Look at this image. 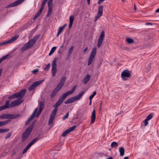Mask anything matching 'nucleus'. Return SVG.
<instances>
[{
  "instance_id": "680f3d73",
  "label": "nucleus",
  "mask_w": 159,
  "mask_h": 159,
  "mask_svg": "<svg viewBox=\"0 0 159 159\" xmlns=\"http://www.w3.org/2000/svg\"><path fill=\"white\" fill-rule=\"evenodd\" d=\"M65 104H68V103H70V98L68 99L65 102Z\"/></svg>"
},
{
  "instance_id": "e2e57ef3",
  "label": "nucleus",
  "mask_w": 159,
  "mask_h": 159,
  "mask_svg": "<svg viewBox=\"0 0 159 159\" xmlns=\"http://www.w3.org/2000/svg\"><path fill=\"white\" fill-rule=\"evenodd\" d=\"M87 50H88V48L87 47H86V48H85V49L84 50V51H83L84 53H85L86 52Z\"/></svg>"
},
{
  "instance_id": "423d86ee",
  "label": "nucleus",
  "mask_w": 159,
  "mask_h": 159,
  "mask_svg": "<svg viewBox=\"0 0 159 159\" xmlns=\"http://www.w3.org/2000/svg\"><path fill=\"white\" fill-rule=\"evenodd\" d=\"M32 130V129L29 127L26 129L25 131L23 133L22 135V139L23 142H24L25 140L27 139L31 133Z\"/></svg>"
},
{
  "instance_id": "5fc2aeb1",
  "label": "nucleus",
  "mask_w": 159,
  "mask_h": 159,
  "mask_svg": "<svg viewBox=\"0 0 159 159\" xmlns=\"http://www.w3.org/2000/svg\"><path fill=\"white\" fill-rule=\"evenodd\" d=\"M39 71V69H34V70H33L32 71V73H33L34 74H35L36 72H38Z\"/></svg>"
},
{
  "instance_id": "20e7f679",
  "label": "nucleus",
  "mask_w": 159,
  "mask_h": 159,
  "mask_svg": "<svg viewBox=\"0 0 159 159\" xmlns=\"http://www.w3.org/2000/svg\"><path fill=\"white\" fill-rule=\"evenodd\" d=\"M20 115L19 114H4L0 116V118L2 119H14L19 117Z\"/></svg>"
},
{
  "instance_id": "39448f33",
  "label": "nucleus",
  "mask_w": 159,
  "mask_h": 159,
  "mask_svg": "<svg viewBox=\"0 0 159 159\" xmlns=\"http://www.w3.org/2000/svg\"><path fill=\"white\" fill-rule=\"evenodd\" d=\"M97 49L94 47L92 49V52L89 57L88 61V65L89 66L91 64L95 58V56L96 54Z\"/></svg>"
},
{
  "instance_id": "603ef678",
  "label": "nucleus",
  "mask_w": 159,
  "mask_h": 159,
  "mask_svg": "<svg viewBox=\"0 0 159 159\" xmlns=\"http://www.w3.org/2000/svg\"><path fill=\"white\" fill-rule=\"evenodd\" d=\"M69 114V112H67L66 114L63 117V120H65L66 118H67Z\"/></svg>"
},
{
  "instance_id": "3c124183",
  "label": "nucleus",
  "mask_w": 159,
  "mask_h": 159,
  "mask_svg": "<svg viewBox=\"0 0 159 159\" xmlns=\"http://www.w3.org/2000/svg\"><path fill=\"white\" fill-rule=\"evenodd\" d=\"M6 109V108L4 106V105L1 106L0 107V111L5 110Z\"/></svg>"
},
{
  "instance_id": "aec40b11",
  "label": "nucleus",
  "mask_w": 159,
  "mask_h": 159,
  "mask_svg": "<svg viewBox=\"0 0 159 159\" xmlns=\"http://www.w3.org/2000/svg\"><path fill=\"white\" fill-rule=\"evenodd\" d=\"M119 151L121 156H123L125 154V149L123 147H121L119 148Z\"/></svg>"
},
{
  "instance_id": "6e6d98bb",
  "label": "nucleus",
  "mask_w": 159,
  "mask_h": 159,
  "mask_svg": "<svg viewBox=\"0 0 159 159\" xmlns=\"http://www.w3.org/2000/svg\"><path fill=\"white\" fill-rule=\"evenodd\" d=\"M66 43L65 42H64L63 45H62L61 47V48H62L63 47H65L66 48L67 47Z\"/></svg>"
},
{
  "instance_id": "774afa93",
  "label": "nucleus",
  "mask_w": 159,
  "mask_h": 159,
  "mask_svg": "<svg viewBox=\"0 0 159 159\" xmlns=\"http://www.w3.org/2000/svg\"><path fill=\"white\" fill-rule=\"evenodd\" d=\"M155 12L156 13L159 12V8L156 10Z\"/></svg>"
},
{
  "instance_id": "0eeeda50",
  "label": "nucleus",
  "mask_w": 159,
  "mask_h": 159,
  "mask_svg": "<svg viewBox=\"0 0 159 159\" xmlns=\"http://www.w3.org/2000/svg\"><path fill=\"white\" fill-rule=\"evenodd\" d=\"M58 59V57H55L52 61V76L54 77L56 75L57 71V61Z\"/></svg>"
},
{
  "instance_id": "a878e982",
  "label": "nucleus",
  "mask_w": 159,
  "mask_h": 159,
  "mask_svg": "<svg viewBox=\"0 0 159 159\" xmlns=\"http://www.w3.org/2000/svg\"><path fill=\"white\" fill-rule=\"evenodd\" d=\"M70 133V128L67 129L62 134L61 136L62 137H64L66 136V135Z\"/></svg>"
},
{
  "instance_id": "c85d7f7f",
  "label": "nucleus",
  "mask_w": 159,
  "mask_h": 159,
  "mask_svg": "<svg viewBox=\"0 0 159 159\" xmlns=\"http://www.w3.org/2000/svg\"><path fill=\"white\" fill-rule=\"evenodd\" d=\"M126 41L129 44H130L134 42V40L133 39L129 38H127L126 39Z\"/></svg>"
},
{
  "instance_id": "1a4fd4ad",
  "label": "nucleus",
  "mask_w": 159,
  "mask_h": 159,
  "mask_svg": "<svg viewBox=\"0 0 159 159\" xmlns=\"http://www.w3.org/2000/svg\"><path fill=\"white\" fill-rule=\"evenodd\" d=\"M84 91L81 92L77 95L70 98V103H73L80 99L84 94Z\"/></svg>"
},
{
  "instance_id": "b1692460",
  "label": "nucleus",
  "mask_w": 159,
  "mask_h": 159,
  "mask_svg": "<svg viewBox=\"0 0 159 159\" xmlns=\"http://www.w3.org/2000/svg\"><path fill=\"white\" fill-rule=\"evenodd\" d=\"M32 146L31 144H30V143L27 145V146L25 148L24 150H23L22 153L24 154L25 153L27 150L28 149Z\"/></svg>"
},
{
  "instance_id": "f704fd0d",
  "label": "nucleus",
  "mask_w": 159,
  "mask_h": 159,
  "mask_svg": "<svg viewBox=\"0 0 159 159\" xmlns=\"http://www.w3.org/2000/svg\"><path fill=\"white\" fill-rule=\"evenodd\" d=\"M48 0H44L43 1L41 5V8L43 9L45 4Z\"/></svg>"
},
{
  "instance_id": "393cba45",
  "label": "nucleus",
  "mask_w": 159,
  "mask_h": 159,
  "mask_svg": "<svg viewBox=\"0 0 159 159\" xmlns=\"http://www.w3.org/2000/svg\"><path fill=\"white\" fill-rule=\"evenodd\" d=\"M40 138L39 137H36L30 143V144H31L32 145L34 143L36 142L39 141V140H40Z\"/></svg>"
},
{
  "instance_id": "a19ab883",
  "label": "nucleus",
  "mask_w": 159,
  "mask_h": 159,
  "mask_svg": "<svg viewBox=\"0 0 159 159\" xmlns=\"http://www.w3.org/2000/svg\"><path fill=\"white\" fill-rule=\"evenodd\" d=\"M76 85H75L73 88L72 89L70 90V94H71L73 93L75 90L76 87Z\"/></svg>"
},
{
  "instance_id": "4c0bfd02",
  "label": "nucleus",
  "mask_w": 159,
  "mask_h": 159,
  "mask_svg": "<svg viewBox=\"0 0 159 159\" xmlns=\"http://www.w3.org/2000/svg\"><path fill=\"white\" fill-rule=\"evenodd\" d=\"M44 105V102L43 101H42L40 102L39 106V109L41 108L42 110H43V107Z\"/></svg>"
},
{
  "instance_id": "2f4dec72",
  "label": "nucleus",
  "mask_w": 159,
  "mask_h": 159,
  "mask_svg": "<svg viewBox=\"0 0 159 159\" xmlns=\"http://www.w3.org/2000/svg\"><path fill=\"white\" fill-rule=\"evenodd\" d=\"M66 80V78L65 77H63L61 79L59 83H60L63 85Z\"/></svg>"
},
{
  "instance_id": "9d476101",
  "label": "nucleus",
  "mask_w": 159,
  "mask_h": 159,
  "mask_svg": "<svg viewBox=\"0 0 159 159\" xmlns=\"http://www.w3.org/2000/svg\"><path fill=\"white\" fill-rule=\"evenodd\" d=\"M131 76V74L128 70H124L121 73V76L123 79L126 80V77H129Z\"/></svg>"
},
{
  "instance_id": "f3484780",
  "label": "nucleus",
  "mask_w": 159,
  "mask_h": 159,
  "mask_svg": "<svg viewBox=\"0 0 159 159\" xmlns=\"http://www.w3.org/2000/svg\"><path fill=\"white\" fill-rule=\"evenodd\" d=\"M19 37V36H15L13 37L11 39H9L7 41L8 43H10L12 42L15 41Z\"/></svg>"
},
{
  "instance_id": "bb28decb",
  "label": "nucleus",
  "mask_w": 159,
  "mask_h": 159,
  "mask_svg": "<svg viewBox=\"0 0 159 159\" xmlns=\"http://www.w3.org/2000/svg\"><path fill=\"white\" fill-rule=\"evenodd\" d=\"M63 85L61 84L60 83H59L57 85L56 87L55 88L57 90H58L59 92V90L61 89L62 87L63 86Z\"/></svg>"
},
{
  "instance_id": "72a5a7b5",
  "label": "nucleus",
  "mask_w": 159,
  "mask_h": 159,
  "mask_svg": "<svg viewBox=\"0 0 159 159\" xmlns=\"http://www.w3.org/2000/svg\"><path fill=\"white\" fill-rule=\"evenodd\" d=\"M9 131L8 129H0V133L7 132Z\"/></svg>"
},
{
  "instance_id": "58836bf2",
  "label": "nucleus",
  "mask_w": 159,
  "mask_h": 159,
  "mask_svg": "<svg viewBox=\"0 0 159 159\" xmlns=\"http://www.w3.org/2000/svg\"><path fill=\"white\" fill-rule=\"evenodd\" d=\"M64 28L62 27H61L59 28V30L57 32V36H58Z\"/></svg>"
},
{
  "instance_id": "de8ad7c7",
  "label": "nucleus",
  "mask_w": 159,
  "mask_h": 159,
  "mask_svg": "<svg viewBox=\"0 0 159 159\" xmlns=\"http://www.w3.org/2000/svg\"><path fill=\"white\" fill-rule=\"evenodd\" d=\"M43 10V9L40 8V10L38 11V12L37 13V14H38L39 16H40L41 15Z\"/></svg>"
},
{
  "instance_id": "69168bd1",
  "label": "nucleus",
  "mask_w": 159,
  "mask_h": 159,
  "mask_svg": "<svg viewBox=\"0 0 159 159\" xmlns=\"http://www.w3.org/2000/svg\"><path fill=\"white\" fill-rule=\"evenodd\" d=\"M73 22V21H71V20L70 21V28H71V27L72 25Z\"/></svg>"
},
{
  "instance_id": "c9c22d12",
  "label": "nucleus",
  "mask_w": 159,
  "mask_h": 159,
  "mask_svg": "<svg viewBox=\"0 0 159 159\" xmlns=\"http://www.w3.org/2000/svg\"><path fill=\"white\" fill-rule=\"evenodd\" d=\"M36 122V120H34L32 122V123L30 124L28 127L30 128L31 129H33V128L35 125V123Z\"/></svg>"
},
{
  "instance_id": "7c9ffc66",
  "label": "nucleus",
  "mask_w": 159,
  "mask_h": 159,
  "mask_svg": "<svg viewBox=\"0 0 159 159\" xmlns=\"http://www.w3.org/2000/svg\"><path fill=\"white\" fill-rule=\"evenodd\" d=\"M56 48H57L55 46V47H52V48L50 52H49V55L50 56L51 55H52L55 51V50Z\"/></svg>"
},
{
  "instance_id": "8fccbe9b",
  "label": "nucleus",
  "mask_w": 159,
  "mask_h": 159,
  "mask_svg": "<svg viewBox=\"0 0 159 159\" xmlns=\"http://www.w3.org/2000/svg\"><path fill=\"white\" fill-rule=\"evenodd\" d=\"M31 121L30 119L29 118L25 122V125H27L29 124L30 122Z\"/></svg>"
},
{
  "instance_id": "6ab92c4d",
  "label": "nucleus",
  "mask_w": 159,
  "mask_h": 159,
  "mask_svg": "<svg viewBox=\"0 0 159 159\" xmlns=\"http://www.w3.org/2000/svg\"><path fill=\"white\" fill-rule=\"evenodd\" d=\"M90 78V76L89 75H87L84 78L83 81L85 84H86L89 80Z\"/></svg>"
},
{
  "instance_id": "052dcab7",
  "label": "nucleus",
  "mask_w": 159,
  "mask_h": 159,
  "mask_svg": "<svg viewBox=\"0 0 159 159\" xmlns=\"http://www.w3.org/2000/svg\"><path fill=\"white\" fill-rule=\"evenodd\" d=\"M104 0H98V4H100Z\"/></svg>"
},
{
  "instance_id": "cd10ccee",
  "label": "nucleus",
  "mask_w": 159,
  "mask_h": 159,
  "mask_svg": "<svg viewBox=\"0 0 159 159\" xmlns=\"http://www.w3.org/2000/svg\"><path fill=\"white\" fill-rule=\"evenodd\" d=\"M118 146L117 143L116 142H113L111 144V148H116Z\"/></svg>"
},
{
  "instance_id": "5701e85b",
  "label": "nucleus",
  "mask_w": 159,
  "mask_h": 159,
  "mask_svg": "<svg viewBox=\"0 0 159 159\" xmlns=\"http://www.w3.org/2000/svg\"><path fill=\"white\" fill-rule=\"evenodd\" d=\"M52 8L53 7H48V9L46 15V17H48L50 16V15L51 14L52 10Z\"/></svg>"
},
{
  "instance_id": "7ed1b4c3",
  "label": "nucleus",
  "mask_w": 159,
  "mask_h": 159,
  "mask_svg": "<svg viewBox=\"0 0 159 159\" xmlns=\"http://www.w3.org/2000/svg\"><path fill=\"white\" fill-rule=\"evenodd\" d=\"M26 91V90L25 89H23L18 93H14L11 96H9L8 97V99H11L16 98H18L19 99H21L25 96Z\"/></svg>"
},
{
  "instance_id": "f257e3e1",
  "label": "nucleus",
  "mask_w": 159,
  "mask_h": 159,
  "mask_svg": "<svg viewBox=\"0 0 159 159\" xmlns=\"http://www.w3.org/2000/svg\"><path fill=\"white\" fill-rule=\"evenodd\" d=\"M39 36L38 35L35 36L33 39L29 40L27 43H25L21 48V52H23L24 51L26 50L29 48L32 47L37 40L38 39Z\"/></svg>"
},
{
  "instance_id": "ea45409f",
  "label": "nucleus",
  "mask_w": 159,
  "mask_h": 159,
  "mask_svg": "<svg viewBox=\"0 0 159 159\" xmlns=\"http://www.w3.org/2000/svg\"><path fill=\"white\" fill-rule=\"evenodd\" d=\"M96 91H94L93 92V94L91 95L89 97V99L90 100H92V99L93 98V97L95 96V95L96 94Z\"/></svg>"
},
{
  "instance_id": "09e8293b",
  "label": "nucleus",
  "mask_w": 159,
  "mask_h": 159,
  "mask_svg": "<svg viewBox=\"0 0 159 159\" xmlns=\"http://www.w3.org/2000/svg\"><path fill=\"white\" fill-rule=\"evenodd\" d=\"M148 120L146 119L144 121V125H145V126H147L148 125Z\"/></svg>"
},
{
  "instance_id": "bf43d9fd",
  "label": "nucleus",
  "mask_w": 159,
  "mask_h": 159,
  "mask_svg": "<svg viewBox=\"0 0 159 159\" xmlns=\"http://www.w3.org/2000/svg\"><path fill=\"white\" fill-rule=\"evenodd\" d=\"M74 18V16H70V20L71 19V21H73Z\"/></svg>"
},
{
  "instance_id": "a211bd4d",
  "label": "nucleus",
  "mask_w": 159,
  "mask_h": 159,
  "mask_svg": "<svg viewBox=\"0 0 159 159\" xmlns=\"http://www.w3.org/2000/svg\"><path fill=\"white\" fill-rule=\"evenodd\" d=\"M10 101L9 100H7L6 101V103L4 105V106L6 108H10L11 107H13L12 106V104H11V102L10 104H9Z\"/></svg>"
},
{
  "instance_id": "a18cd8bd",
  "label": "nucleus",
  "mask_w": 159,
  "mask_h": 159,
  "mask_svg": "<svg viewBox=\"0 0 159 159\" xmlns=\"http://www.w3.org/2000/svg\"><path fill=\"white\" fill-rule=\"evenodd\" d=\"M42 110H42L41 108H40V109H39V111L37 113L36 115V117H38V116H39V115L41 113Z\"/></svg>"
},
{
  "instance_id": "ddd939ff",
  "label": "nucleus",
  "mask_w": 159,
  "mask_h": 159,
  "mask_svg": "<svg viewBox=\"0 0 159 159\" xmlns=\"http://www.w3.org/2000/svg\"><path fill=\"white\" fill-rule=\"evenodd\" d=\"M23 100H21V99H19V100H15L11 102V104H12V106L13 107H15L16 106L20 105L22 102H23Z\"/></svg>"
},
{
  "instance_id": "dca6fc26",
  "label": "nucleus",
  "mask_w": 159,
  "mask_h": 159,
  "mask_svg": "<svg viewBox=\"0 0 159 159\" xmlns=\"http://www.w3.org/2000/svg\"><path fill=\"white\" fill-rule=\"evenodd\" d=\"M38 110V108H35L34 111L33 113L31 115L30 117L29 118L30 119V120H32L33 119L35 116L36 113L37 112V111Z\"/></svg>"
},
{
  "instance_id": "4d7b16f0",
  "label": "nucleus",
  "mask_w": 159,
  "mask_h": 159,
  "mask_svg": "<svg viewBox=\"0 0 159 159\" xmlns=\"http://www.w3.org/2000/svg\"><path fill=\"white\" fill-rule=\"evenodd\" d=\"M39 16L38 14L37 13L35 15V16L34 17L33 19L34 20H35Z\"/></svg>"
},
{
  "instance_id": "f8f14e48",
  "label": "nucleus",
  "mask_w": 159,
  "mask_h": 159,
  "mask_svg": "<svg viewBox=\"0 0 159 159\" xmlns=\"http://www.w3.org/2000/svg\"><path fill=\"white\" fill-rule=\"evenodd\" d=\"M56 110L55 109L54 111H52L50 115V118L48 122V125H51L53 122V120H54L56 114Z\"/></svg>"
},
{
  "instance_id": "e433bc0d",
  "label": "nucleus",
  "mask_w": 159,
  "mask_h": 159,
  "mask_svg": "<svg viewBox=\"0 0 159 159\" xmlns=\"http://www.w3.org/2000/svg\"><path fill=\"white\" fill-rule=\"evenodd\" d=\"M50 63H49L46 66V67L44 68V70L46 71L48 70L50 68Z\"/></svg>"
},
{
  "instance_id": "79ce46f5",
  "label": "nucleus",
  "mask_w": 159,
  "mask_h": 159,
  "mask_svg": "<svg viewBox=\"0 0 159 159\" xmlns=\"http://www.w3.org/2000/svg\"><path fill=\"white\" fill-rule=\"evenodd\" d=\"M102 16L100 15H99V14H97V15L95 16L94 19V21L95 22L97 20H98Z\"/></svg>"
},
{
  "instance_id": "f03ea898",
  "label": "nucleus",
  "mask_w": 159,
  "mask_h": 159,
  "mask_svg": "<svg viewBox=\"0 0 159 159\" xmlns=\"http://www.w3.org/2000/svg\"><path fill=\"white\" fill-rule=\"evenodd\" d=\"M69 95H70V91H68L60 96L58 100L54 104V107L55 108L52 111H54L55 109L56 111V112L57 113L58 109V107L63 102L65 98Z\"/></svg>"
},
{
  "instance_id": "338daca9",
  "label": "nucleus",
  "mask_w": 159,
  "mask_h": 159,
  "mask_svg": "<svg viewBox=\"0 0 159 159\" xmlns=\"http://www.w3.org/2000/svg\"><path fill=\"white\" fill-rule=\"evenodd\" d=\"M53 0H49L48 2L49 4V3H52V1Z\"/></svg>"
},
{
  "instance_id": "0e129e2a",
  "label": "nucleus",
  "mask_w": 159,
  "mask_h": 159,
  "mask_svg": "<svg viewBox=\"0 0 159 159\" xmlns=\"http://www.w3.org/2000/svg\"><path fill=\"white\" fill-rule=\"evenodd\" d=\"M73 47L72 46L70 47V55L71 54V53L73 50Z\"/></svg>"
},
{
  "instance_id": "9b49d317",
  "label": "nucleus",
  "mask_w": 159,
  "mask_h": 159,
  "mask_svg": "<svg viewBox=\"0 0 159 159\" xmlns=\"http://www.w3.org/2000/svg\"><path fill=\"white\" fill-rule=\"evenodd\" d=\"M43 81V80H42L34 82L29 88V91H31L32 90L35 88V87L41 84Z\"/></svg>"
},
{
  "instance_id": "4468645a",
  "label": "nucleus",
  "mask_w": 159,
  "mask_h": 159,
  "mask_svg": "<svg viewBox=\"0 0 159 159\" xmlns=\"http://www.w3.org/2000/svg\"><path fill=\"white\" fill-rule=\"evenodd\" d=\"M96 118V111L94 110L92 113L91 116V120L90 124H92L94 123Z\"/></svg>"
},
{
  "instance_id": "864d4df0",
  "label": "nucleus",
  "mask_w": 159,
  "mask_h": 159,
  "mask_svg": "<svg viewBox=\"0 0 159 159\" xmlns=\"http://www.w3.org/2000/svg\"><path fill=\"white\" fill-rule=\"evenodd\" d=\"M76 127V125H74L72 127H70V132L74 130Z\"/></svg>"
},
{
  "instance_id": "6e6552de",
  "label": "nucleus",
  "mask_w": 159,
  "mask_h": 159,
  "mask_svg": "<svg viewBox=\"0 0 159 159\" xmlns=\"http://www.w3.org/2000/svg\"><path fill=\"white\" fill-rule=\"evenodd\" d=\"M105 37V32L104 30H102L99 37L98 41L97 46L100 48L102 45Z\"/></svg>"
},
{
  "instance_id": "37998d69",
  "label": "nucleus",
  "mask_w": 159,
  "mask_h": 159,
  "mask_svg": "<svg viewBox=\"0 0 159 159\" xmlns=\"http://www.w3.org/2000/svg\"><path fill=\"white\" fill-rule=\"evenodd\" d=\"M9 54H8L6 55L3 56L0 59L2 61H3L4 60L7 59V57L8 56Z\"/></svg>"
},
{
  "instance_id": "412c9836",
  "label": "nucleus",
  "mask_w": 159,
  "mask_h": 159,
  "mask_svg": "<svg viewBox=\"0 0 159 159\" xmlns=\"http://www.w3.org/2000/svg\"><path fill=\"white\" fill-rule=\"evenodd\" d=\"M11 120H8L4 121H0V127L3 126L7 124Z\"/></svg>"
},
{
  "instance_id": "2eb2a0df",
  "label": "nucleus",
  "mask_w": 159,
  "mask_h": 159,
  "mask_svg": "<svg viewBox=\"0 0 159 159\" xmlns=\"http://www.w3.org/2000/svg\"><path fill=\"white\" fill-rule=\"evenodd\" d=\"M103 6L101 5L99 6L98 8L97 14L102 16L103 13Z\"/></svg>"
},
{
  "instance_id": "13d9d810",
  "label": "nucleus",
  "mask_w": 159,
  "mask_h": 159,
  "mask_svg": "<svg viewBox=\"0 0 159 159\" xmlns=\"http://www.w3.org/2000/svg\"><path fill=\"white\" fill-rule=\"evenodd\" d=\"M49 4L48 2V7H53L52 3H49Z\"/></svg>"
},
{
  "instance_id": "c03bdc74",
  "label": "nucleus",
  "mask_w": 159,
  "mask_h": 159,
  "mask_svg": "<svg viewBox=\"0 0 159 159\" xmlns=\"http://www.w3.org/2000/svg\"><path fill=\"white\" fill-rule=\"evenodd\" d=\"M12 134L11 132L8 133L5 137V139H7L9 138L11 136Z\"/></svg>"
},
{
  "instance_id": "473e14b6",
  "label": "nucleus",
  "mask_w": 159,
  "mask_h": 159,
  "mask_svg": "<svg viewBox=\"0 0 159 159\" xmlns=\"http://www.w3.org/2000/svg\"><path fill=\"white\" fill-rule=\"evenodd\" d=\"M153 115L154 114L153 113L150 114L147 116V118L146 119H147L148 120H149L153 117Z\"/></svg>"
},
{
  "instance_id": "c756f323",
  "label": "nucleus",
  "mask_w": 159,
  "mask_h": 159,
  "mask_svg": "<svg viewBox=\"0 0 159 159\" xmlns=\"http://www.w3.org/2000/svg\"><path fill=\"white\" fill-rule=\"evenodd\" d=\"M70 58V49L68 50V53L66 56V58L64 59V61L65 62H66L67 61H68Z\"/></svg>"
},
{
  "instance_id": "4be33fe9",
  "label": "nucleus",
  "mask_w": 159,
  "mask_h": 159,
  "mask_svg": "<svg viewBox=\"0 0 159 159\" xmlns=\"http://www.w3.org/2000/svg\"><path fill=\"white\" fill-rule=\"evenodd\" d=\"M58 92V90H57V89H55L51 95V98H52L55 97Z\"/></svg>"
},
{
  "instance_id": "49530a36",
  "label": "nucleus",
  "mask_w": 159,
  "mask_h": 159,
  "mask_svg": "<svg viewBox=\"0 0 159 159\" xmlns=\"http://www.w3.org/2000/svg\"><path fill=\"white\" fill-rule=\"evenodd\" d=\"M8 44L7 41H3L2 42L0 43V45H3Z\"/></svg>"
}]
</instances>
